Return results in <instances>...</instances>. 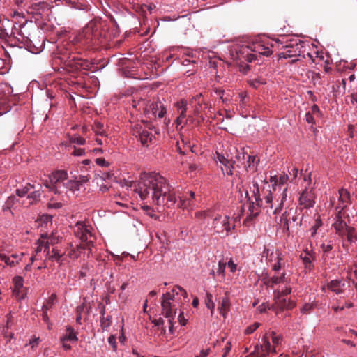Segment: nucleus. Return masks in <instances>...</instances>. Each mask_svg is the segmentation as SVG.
Segmentation results:
<instances>
[{
    "label": "nucleus",
    "mask_w": 357,
    "mask_h": 357,
    "mask_svg": "<svg viewBox=\"0 0 357 357\" xmlns=\"http://www.w3.org/2000/svg\"><path fill=\"white\" fill-rule=\"evenodd\" d=\"M60 236L57 235L56 234L52 233L51 236H47L45 238V242L47 243V245L50 246V245H55L59 242Z\"/></svg>",
    "instance_id": "de8ad7c7"
},
{
    "label": "nucleus",
    "mask_w": 357,
    "mask_h": 357,
    "mask_svg": "<svg viewBox=\"0 0 357 357\" xmlns=\"http://www.w3.org/2000/svg\"><path fill=\"white\" fill-rule=\"evenodd\" d=\"M36 33H41L40 31L34 29V33H29L26 38H22V45L29 52L37 54L41 52L45 46V38L37 36Z\"/></svg>",
    "instance_id": "f8f14e48"
},
{
    "label": "nucleus",
    "mask_w": 357,
    "mask_h": 357,
    "mask_svg": "<svg viewBox=\"0 0 357 357\" xmlns=\"http://www.w3.org/2000/svg\"><path fill=\"white\" fill-rule=\"evenodd\" d=\"M96 162L98 165H99L100 167H108L109 163L108 161L105 160L104 158H97L96 160Z\"/></svg>",
    "instance_id": "338daca9"
},
{
    "label": "nucleus",
    "mask_w": 357,
    "mask_h": 357,
    "mask_svg": "<svg viewBox=\"0 0 357 357\" xmlns=\"http://www.w3.org/2000/svg\"><path fill=\"white\" fill-rule=\"evenodd\" d=\"M207 300L206 301V307L210 309L211 314L213 315L214 312L215 304L212 301L213 296L211 294L207 293L206 294Z\"/></svg>",
    "instance_id": "603ef678"
},
{
    "label": "nucleus",
    "mask_w": 357,
    "mask_h": 357,
    "mask_svg": "<svg viewBox=\"0 0 357 357\" xmlns=\"http://www.w3.org/2000/svg\"><path fill=\"white\" fill-rule=\"evenodd\" d=\"M322 251V256H326V255L333 252V245L331 244L322 243L320 246Z\"/></svg>",
    "instance_id": "864d4df0"
},
{
    "label": "nucleus",
    "mask_w": 357,
    "mask_h": 357,
    "mask_svg": "<svg viewBox=\"0 0 357 357\" xmlns=\"http://www.w3.org/2000/svg\"><path fill=\"white\" fill-rule=\"evenodd\" d=\"M232 56L234 60L239 61L241 63L244 61L250 63L257 58V55L252 52L251 45L237 47L233 52Z\"/></svg>",
    "instance_id": "f3484780"
},
{
    "label": "nucleus",
    "mask_w": 357,
    "mask_h": 357,
    "mask_svg": "<svg viewBox=\"0 0 357 357\" xmlns=\"http://www.w3.org/2000/svg\"><path fill=\"white\" fill-rule=\"evenodd\" d=\"M160 302L162 314L167 319L169 333L173 334L174 321L177 311L182 305L188 302L187 292L181 287L176 286L170 291L162 294Z\"/></svg>",
    "instance_id": "f03ea898"
},
{
    "label": "nucleus",
    "mask_w": 357,
    "mask_h": 357,
    "mask_svg": "<svg viewBox=\"0 0 357 357\" xmlns=\"http://www.w3.org/2000/svg\"><path fill=\"white\" fill-rule=\"evenodd\" d=\"M66 190H70L72 191L79 190L80 189V187L79 186V184L77 181L75 179H69L68 178V180L66 183Z\"/></svg>",
    "instance_id": "37998d69"
},
{
    "label": "nucleus",
    "mask_w": 357,
    "mask_h": 357,
    "mask_svg": "<svg viewBox=\"0 0 357 357\" xmlns=\"http://www.w3.org/2000/svg\"><path fill=\"white\" fill-rule=\"evenodd\" d=\"M24 255L23 252L20 254H12L10 256H6L4 264L9 266H14L19 263Z\"/></svg>",
    "instance_id": "2f4dec72"
},
{
    "label": "nucleus",
    "mask_w": 357,
    "mask_h": 357,
    "mask_svg": "<svg viewBox=\"0 0 357 357\" xmlns=\"http://www.w3.org/2000/svg\"><path fill=\"white\" fill-rule=\"evenodd\" d=\"M226 264H227V266L229 269L230 272H231V273L236 272V271L237 270V265L234 261L232 258H230L229 260L227 262H226Z\"/></svg>",
    "instance_id": "680f3d73"
},
{
    "label": "nucleus",
    "mask_w": 357,
    "mask_h": 357,
    "mask_svg": "<svg viewBox=\"0 0 357 357\" xmlns=\"http://www.w3.org/2000/svg\"><path fill=\"white\" fill-rule=\"evenodd\" d=\"M284 43L280 45V52L278 54V60L295 58L300 56L301 48L303 47V43L299 39H285L282 40Z\"/></svg>",
    "instance_id": "423d86ee"
},
{
    "label": "nucleus",
    "mask_w": 357,
    "mask_h": 357,
    "mask_svg": "<svg viewBox=\"0 0 357 357\" xmlns=\"http://www.w3.org/2000/svg\"><path fill=\"white\" fill-rule=\"evenodd\" d=\"M316 304L314 303H305L300 310L302 314H308L315 308Z\"/></svg>",
    "instance_id": "c03bdc74"
},
{
    "label": "nucleus",
    "mask_w": 357,
    "mask_h": 357,
    "mask_svg": "<svg viewBox=\"0 0 357 357\" xmlns=\"http://www.w3.org/2000/svg\"><path fill=\"white\" fill-rule=\"evenodd\" d=\"M236 160H230L225 158L224 155L219 154L217 153L216 160L220 164H222L223 167H221L222 170L227 175H232L233 172L232 169L234 168V166L236 165L238 167H240L242 164H240V158L241 155H237L236 156Z\"/></svg>",
    "instance_id": "412c9836"
},
{
    "label": "nucleus",
    "mask_w": 357,
    "mask_h": 357,
    "mask_svg": "<svg viewBox=\"0 0 357 357\" xmlns=\"http://www.w3.org/2000/svg\"><path fill=\"white\" fill-rule=\"evenodd\" d=\"M26 24H23L19 26V27H16L15 26H13L10 34L9 35L8 32H6V29H1L0 30V36L1 38L8 36L9 40L11 42V45L13 46L22 45V38H26L28 36L29 29L26 26ZM22 45L21 47H22Z\"/></svg>",
    "instance_id": "ddd939ff"
},
{
    "label": "nucleus",
    "mask_w": 357,
    "mask_h": 357,
    "mask_svg": "<svg viewBox=\"0 0 357 357\" xmlns=\"http://www.w3.org/2000/svg\"><path fill=\"white\" fill-rule=\"evenodd\" d=\"M72 155L74 156H83L85 155V149L82 148H75Z\"/></svg>",
    "instance_id": "0e129e2a"
},
{
    "label": "nucleus",
    "mask_w": 357,
    "mask_h": 357,
    "mask_svg": "<svg viewBox=\"0 0 357 357\" xmlns=\"http://www.w3.org/2000/svg\"><path fill=\"white\" fill-rule=\"evenodd\" d=\"M66 65L75 70H88L91 68V63L78 56L70 55L66 61Z\"/></svg>",
    "instance_id": "aec40b11"
},
{
    "label": "nucleus",
    "mask_w": 357,
    "mask_h": 357,
    "mask_svg": "<svg viewBox=\"0 0 357 357\" xmlns=\"http://www.w3.org/2000/svg\"><path fill=\"white\" fill-rule=\"evenodd\" d=\"M275 255H276L277 262L273 266V270L275 271H278L282 268L283 258L282 257L281 252H277L275 253Z\"/></svg>",
    "instance_id": "09e8293b"
},
{
    "label": "nucleus",
    "mask_w": 357,
    "mask_h": 357,
    "mask_svg": "<svg viewBox=\"0 0 357 357\" xmlns=\"http://www.w3.org/2000/svg\"><path fill=\"white\" fill-rule=\"evenodd\" d=\"M322 225V222H321V220L320 219L319 217H318L316 220H315V222L314 224L312 226V227L310 228V236L311 237H314L317 234V229Z\"/></svg>",
    "instance_id": "49530a36"
},
{
    "label": "nucleus",
    "mask_w": 357,
    "mask_h": 357,
    "mask_svg": "<svg viewBox=\"0 0 357 357\" xmlns=\"http://www.w3.org/2000/svg\"><path fill=\"white\" fill-rule=\"evenodd\" d=\"M345 287V281L341 279L333 280L327 284V288L336 294H344Z\"/></svg>",
    "instance_id": "bb28decb"
},
{
    "label": "nucleus",
    "mask_w": 357,
    "mask_h": 357,
    "mask_svg": "<svg viewBox=\"0 0 357 357\" xmlns=\"http://www.w3.org/2000/svg\"><path fill=\"white\" fill-rule=\"evenodd\" d=\"M274 255L273 250H271L269 248H265L263 251V257H266V259L268 261H271L273 260V257Z\"/></svg>",
    "instance_id": "13d9d810"
},
{
    "label": "nucleus",
    "mask_w": 357,
    "mask_h": 357,
    "mask_svg": "<svg viewBox=\"0 0 357 357\" xmlns=\"http://www.w3.org/2000/svg\"><path fill=\"white\" fill-rule=\"evenodd\" d=\"M239 219L237 216L231 220L230 217L227 215H217L212 222L213 233L218 234L220 237L229 236L231 231L235 229L236 223L239 221Z\"/></svg>",
    "instance_id": "39448f33"
},
{
    "label": "nucleus",
    "mask_w": 357,
    "mask_h": 357,
    "mask_svg": "<svg viewBox=\"0 0 357 357\" xmlns=\"http://www.w3.org/2000/svg\"><path fill=\"white\" fill-rule=\"evenodd\" d=\"M41 196L40 190H36L33 192L29 193L26 197L29 200L28 204L31 205L37 202L40 201Z\"/></svg>",
    "instance_id": "58836bf2"
},
{
    "label": "nucleus",
    "mask_w": 357,
    "mask_h": 357,
    "mask_svg": "<svg viewBox=\"0 0 357 357\" xmlns=\"http://www.w3.org/2000/svg\"><path fill=\"white\" fill-rule=\"evenodd\" d=\"M344 215V212H342V211H337V212H336V220L333 225L336 234H337L339 236L342 238L344 237L345 231L350 227L346 224L344 220H343L342 218Z\"/></svg>",
    "instance_id": "b1692460"
},
{
    "label": "nucleus",
    "mask_w": 357,
    "mask_h": 357,
    "mask_svg": "<svg viewBox=\"0 0 357 357\" xmlns=\"http://www.w3.org/2000/svg\"><path fill=\"white\" fill-rule=\"evenodd\" d=\"M226 266H227L226 262L220 261L218 263V268L217 269V273L219 275H221L222 276L224 277Z\"/></svg>",
    "instance_id": "052dcab7"
},
{
    "label": "nucleus",
    "mask_w": 357,
    "mask_h": 357,
    "mask_svg": "<svg viewBox=\"0 0 357 357\" xmlns=\"http://www.w3.org/2000/svg\"><path fill=\"white\" fill-rule=\"evenodd\" d=\"M69 141L70 143L76 144L78 145H83L86 142L85 139L77 135L71 136L69 139Z\"/></svg>",
    "instance_id": "8fccbe9b"
},
{
    "label": "nucleus",
    "mask_w": 357,
    "mask_h": 357,
    "mask_svg": "<svg viewBox=\"0 0 357 357\" xmlns=\"http://www.w3.org/2000/svg\"><path fill=\"white\" fill-rule=\"evenodd\" d=\"M12 321H13L12 313L9 312L6 315V323L5 327L3 328V332L5 333H7V331L10 328Z\"/></svg>",
    "instance_id": "bf43d9fd"
},
{
    "label": "nucleus",
    "mask_w": 357,
    "mask_h": 357,
    "mask_svg": "<svg viewBox=\"0 0 357 357\" xmlns=\"http://www.w3.org/2000/svg\"><path fill=\"white\" fill-rule=\"evenodd\" d=\"M322 259L324 264L328 266L336 265L338 263V259L336 257V253L335 251L326 255V256H322Z\"/></svg>",
    "instance_id": "f704fd0d"
},
{
    "label": "nucleus",
    "mask_w": 357,
    "mask_h": 357,
    "mask_svg": "<svg viewBox=\"0 0 357 357\" xmlns=\"http://www.w3.org/2000/svg\"><path fill=\"white\" fill-rule=\"evenodd\" d=\"M65 2L67 6L77 10H81L86 12L91 10V6L89 4L80 3L79 0H65Z\"/></svg>",
    "instance_id": "7c9ffc66"
},
{
    "label": "nucleus",
    "mask_w": 357,
    "mask_h": 357,
    "mask_svg": "<svg viewBox=\"0 0 357 357\" xmlns=\"http://www.w3.org/2000/svg\"><path fill=\"white\" fill-rule=\"evenodd\" d=\"M63 254V252H60L57 248L54 247L52 251L50 250V255H46L45 260L50 259L59 262Z\"/></svg>",
    "instance_id": "e433bc0d"
},
{
    "label": "nucleus",
    "mask_w": 357,
    "mask_h": 357,
    "mask_svg": "<svg viewBox=\"0 0 357 357\" xmlns=\"http://www.w3.org/2000/svg\"><path fill=\"white\" fill-rule=\"evenodd\" d=\"M268 335H271L272 344L276 349V347L279 345L282 342V337L280 335H277L274 332L268 333Z\"/></svg>",
    "instance_id": "3c124183"
},
{
    "label": "nucleus",
    "mask_w": 357,
    "mask_h": 357,
    "mask_svg": "<svg viewBox=\"0 0 357 357\" xmlns=\"http://www.w3.org/2000/svg\"><path fill=\"white\" fill-rule=\"evenodd\" d=\"M290 281L289 277L287 276L284 273L281 275H273L271 278H264V284L271 289H274L276 285H279L278 289H285L287 286H291Z\"/></svg>",
    "instance_id": "6ab92c4d"
},
{
    "label": "nucleus",
    "mask_w": 357,
    "mask_h": 357,
    "mask_svg": "<svg viewBox=\"0 0 357 357\" xmlns=\"http://www.w3.org/2000/svg\"><path fill=\"white\" fill-rule=\"evenodd\" d=\"M15 198L13 196H10L8 197L7 200L5 202V204L3 206V211H9L10 207L14 204Z\"/></svg>",
    "instance_id": "5fc2aeb1"
},
{
    "label": "nucleus",
    "mask_w": 357,
    "mask_h": 357,
    "mask_svg": "<svg viewBox=\"0 0 357 357\" xmlns=\"http://www.w3.org/2000/svg\"><path fill=\"white\" fill-rule=\"evenodd\" d=\"M133 135L139 138L143 146H148L153 137L149 129L143 128L142 125L137 124L133 128Z\"/></svg>",
    "instance_id": "4be33fe9"
},
{
    "label": "nucleus",
    "mask_w": 357,
    "mask_h": 357,
    "mask_svg": "<svg viewBox=\"0 0 357 357\" xmlns=\"http://www.w3.org/2000/svg\"><path fill=\"white\" fill-rule=\"evenodd\" d=\"M121 183L122 186L133 188L141 199L157 206H171L176 202L167 179L155 172L142 173L138 181L123 179Z\"/></svg>",
    "instance_id": "f257e3e1"
},
{
    "label": "nucleus",
    "mask_w": 357,
    "mask_h": 357,
    "mask_svg": "<svg viewBox=\"0 0 357 357\" xmlns=\"http://www.w3.org/2000/svg\"><path fill=\"white\" fill-rule=\"evenodd\" d=\"M68 173L65 170H57L50 176V183L46 181L44 185L54 193H62L66 191V183L68 180Z\"/></svg>",
    "instance_id": "6e6552de"
},
{
    "label": "nucleus",
    "mask_w": 357,
    "mask_h": 357,
    "mask_svg": "<svg viewBox=\"0 0 357 357\" xmlns=\"http://www.w3.org/2000/svg\"><path fill=\"white\" fill-rule=\"evenodd\" d=\"M93 130L96 136H100L101 137L105 138V141H107L108 135L106 134L102 123L95 122L93 126Z\"/></svg>",
    "instance_id": "c9c22d12"
},
{
    "label": "nucleus",
    "mask_w": 357,
    "mask_h": 357,
    "mask_svg": "<svg viewBox=\"0 0 357 357\" xmlns=\"http://www.w3.org/2000/svg\"><path fill=\"white\" fill-rule=\"evenodd\" d=\"M36 186L33 184L27 183L24 188L16 190V194L20 197H24L31 190H35Z\"/></svg>",
    "instance_id": "a19ab883"
},
{
    "label": "nucleus",
    "mask_w": 357,
    "mask_h": 357,
    "mask_svg": "<svg viewBox=\"0 0 357 357\" xmlns=\"http://www.w3.org/2000/svg\"><path fill=\"white\" fill-rule=\"evenodd\" d=\"M75 180L77 181L79 186L81 187L83 184L89 182L90 176L89 175H79L75 178Z\"/></svg>",
    "instance_id": "4d7b16f0"
},
{
    "label": "nucleus",
    "mask_w": 357,
    "mask_h": 357,
    "mask_svg": "<svg viewBox=\"0 0 357 357\" xmlns=\"http://www.w3.org/2000/svg\"><path fill=\"white\" fill-rule=\"evenodd\" d=\"M92 227L85 222H78L74 227L75 236L83 243H86L89 252H91V248L94 246V238L91 232Z\"/></svg>",
    "instance_id": "9b49d317"
},
{
    "label": "nucleus",
    "mask_w": 357,
    "mask_h": 357,
    "mask_svg": "<svg viewBox=\"0 0 357 357\" xmlns=\"http://www.w3.org/2000/svg\"><path fill=\"white\" fill-rule=\"evenodd\" d=\"M63 340H66L70 342L77 341L78 338L77 337V333L71 326H68L66 328V333L61 337L60 340L63 341Z\"/></svg>",
    "instance_id": "72a5a7b5"
},
{
    "label": "nucleus",
    "mask_w": 357,
    "mask_h": 357,
    "mask_svg": "<svg viewBox=\"0 0 357 357\" xmlns=\"http://www.w3.org/2000/svg\"><path fill=\"white\" fill-rule=\"evenodd\" d=\"M47 234H41L40 238L36 241L35 254L30 258L31 263L37 260H45L47 255H50V247L45 242Z\"/></svg>",
    "instance_id": "a211bd4d"
},
{
    "label": "nucleus",
    "mask_w": 357,
    "mask_h": 357,
    "mask_svg": "<svg viewBox=\"0 0 357 357\" xmlns=\"http://www.w3.org/2000/svg\"><path fill=\"white\" fill-rule=\"evenodd\" d=\"M344 237L350 243H357V231L355 228L349 227L344 233Z\"/></svg>",
    "instance_id": "4c0bfd02"
},
{
    "label": "nucleus",
    "mask_w": 357,
    "mask_h": 357,
    "mask_svg": "<svg viewBox=\"0 0 357 357\" xmlns=\"http://www.w3.org/2000/svg\"><path fill=\"white\" fill-rule=\"evenodd\" d=\"M230 299L228 296V292H226L225 296L222 299L220 305L218 307V310L223 317H226L227 313L230 310Z\"/></svg>",
    "instance_id": "c756f323"
},
{
    "label": "nucleus",
    "mask_w": 357,
    "mask_h": 357,
    "mask_svg": "<svg viewBox=\"0 0 357 357\" xmlns=\"http://www.w3.org/2000/svg\"><path fill=\"white\" fill-rule=\"evenodd\" d=\"M40 342V338L34 337L33 340H30L28 344H26V346H31L32 349L37 347Z\"/></svg>",
    "instance_id": "e2e57ef3"
},
{
    "label": "nucleus",
    "mask_w": 357,
    "mask_h": 357,
    "mask_svg": "<svg viewBox=\"0 0 357 357\" xmlns=\"http://www.w3.org/2000/svg\"><path fill=\"white\" fill-rule=\"evenodd\" d=\"M50 8V5L44 1L33 4L32 9L33 13L36 15V17H35L36 20H38L39 17H41L43 13L49 11Z\"/></svg>",
    "instance_id": "cd10ccee"
},
{
    "label": "nucleus",
    "mask_w": 357,
    "mask_h": 357,
    "mask_svg": "<svg viewBox=\"0 0 357 357\" xmlns=\"http://www.w3.org/2000/svg\"><path fill=\"white\" fill-rule=\"evenodd\" d=\"M86 249L89 250V248L86 246V243L80 244L79 245L77 246L76 249L72 250L71 252L68 254V255L71 258L77 259L80 256L81 253Z\"/></svg>",
    "instance_id": "ea45409f"
},
{
    "label": "nucleus",
    "mask_w": 357,
    "mask_h": 357,
    "mask_svg": "<svg viewBox=\"0 0 357 357\" xmlns=\"http://www.w3.org/2000/svg\"><path fill=\"white\" fill-rule=\"evenodd\" d=\"M300 258L305 269L310 271L314 268V264L312 261V256L309 252H305L304 255L301 254Z\"/></svg>",
    "instance_id": "473e14b6"
},
{
    "label": "nucleus",
    "mask_w": 357,
    "mask_h": 357,
    "mask_svg": "<svg viewBox=\"0 0 357 357\" xmlns=\"http://www.w3.org/2000/svg\"><path fill=\"white\" fill-rule=\"evenodd\" d=\"M112 324V317H102L100 318V326L103 331L107 330Z\"/></svg>",
    "instance_id": "a18cd8bd"
},
{
    "label": "nucleus",
    "mask_w": 357,
    "mask_h": 357,
    "mask_svg": "<svg viewBox=\"0 0 357 357\" xmlns=\"http://www.w3.org/2000/svg\"><path fill=\"white\" fill-rule=\"evenodd\" d=\"M299 203L305 208H312L315 203L314 195L312 191L305 188L300 195Z\"/></svg>",
    "instance_id": "393cba45"
},
{
    "label": "nucleus",
    "mask_w": 357,
    "mask_h": 357,
    "mask_svg": "<svg viewBox=\"0 0 357 357\" xmlns=\"http://www.w3.org/2000/svg\"><path fill=\"white\" fill-rule=\"evenodd\" d=\"M291 292V287L287 286L285 289H274V299L276 307L281 310H290L294 307L295 303L291 300H287L284 296Z\"/></svg>",
    "instance_id": "4468645a"
},
{
    "label": "nucleus",
    "mask_w": 357,
    "mask_h": 357,
    "mask_svg": "<svg viewBox=\"0 0 357 357\" xmlns=\"http://www.w3.org/2000/svg\"><path fill=\"white\" fill-rule=\"evenodd\" d=\"M298 216L296 215V210L293 208L286 210L280 218L279 225L284 232H287L288 235L290 234V227L294 225H301V220L297 222Z\"/></svg>",
    "instance_id": "2eb2a0df"
},
{
    "label": "nucleus",
    "mask_w": 357,
    "mask_h": 357,
    "mask_svg": "<svg viewBox=\"0 0 357 357\" xmlns=\"http://www.w3.org/2000/svg\"><path fill=\"white\" fill-rule=\"evenodd\" d=\"M289 179L288 174L284 173L280 175L271 176L270 182L272 184L273 191L276 192L278 188L280 190H282L278 197H276L277 195L273 197L271 190L264 192L262 190V194H264L263 197L267 204L266 206L273 210V214L280 213L284 207V204L287 198L288 186L287 183Z\"/></svg>",
    "instance_id": "7ed1b4c3"
},
{
    "label": "nucleus",
    "mask_w": 357,
    "mask_h": 357,
    "mask_svg": "<svg viewBox=\"0 0 357 357\" xmlns=\"http://www.w3.org/2000/svg\"><path fill=\"white\" fill-rule=\"evenodd\" d=\"M271 335L266 333L261 339V343L257 344L253 352L248 357H267L271 353H275L276 349L271 343Z\"/></svg>",
    "instance_id": "dca6fc26"
},
{
    "label": "nucleus",
    "mask_w": 357,
    "mask_h": 357,
    "mask_svg": "<svg viewBox=\"0 0 357 357\" xmlns=\"http://www.w3.org/2000/svg\"><path fill=\"white\" fill-rule=\"evenodd\" d=\"M285 39V36H281L280 38L273 40L270 42L268 40H261L251 44L252 52L254 54H259L264 56L271 55L273 50H280V45L284 43L282 40Z\"/></svg>",
    "instance_id": "0eeeda50"
},
{
    "label": "nucleus",
    "mask_w": 357,
    "mask_h": 357,
    "mask_svg": "<svg viewBox=\"0 0 357 357\" xmlns=\"http://www.w3.org/2000/svg\"><path fill=\"white\" fill-rule=\"evenodd\" d=\"M13 295L17 300H22L26 295V289L24 287V279L21 276H15L13 279Z\"/></svg>",
    "instance_id": "5701e85b"
},
{
    "label": "nucleus",
    "mask_w": 357,
    "mask_h": 357,
    "mask_svg": "<svg viewBox=\"0 0 357 357\" xmlns=\"http://www.w3.org/2000/svg\"><path fill=\"white\" fill-rule=\"evenodd\" d=\"M265 84L264 81H263L261 79H255L250 81V84L251 86H252L254 88H257L260 85H262V84Z\"/></svg>",
    "instance_id": "69168bd1"
},
{
    "label": "nucleus",
    "mask_w": 357,
    "mask_h": 357,
    "mask_svg": "<svg viewBox=\"0 0 357 357\" xmlns=\"http://www.w3.org/2000/svg\"><path fill=\"white\" fill-rule=\"evenodd\" d=\"M99 27L98 24L91 21L77 36V41L84 44H96L99 38Z\"/></svg>",
    "instance_id": "1a4fd4ad"
},
{
    "label": "nucleus",
    "mask_w": 357,
    "mask_h": 357,
    "mask_svg": "<svg viewBox=\"0 0 357 357\" xmlns=\"http://www.w3.org/2000/svg\"><path fill=\"white\" fill-rule=\"evenodd\" d=\"M260 326L259 322H255L252 325L248 326L245 330V334L250 335L253 333Z\"/></svg>",
    "instance_id": "6e6d98bb"
},
{
    "label": "nucleus",
    "mask_w": 357,
    "mask_h": 357,
    "mask_svg": "<svg viewBox=\"0 0 357 357\" xmlns=\"http://www.w3.org/2000/svg\"><path fill=\"white\" fill-rule=\"evenodd\" d=\"M169 187H170V192H171V193L174 196V197L176 199L175 204L174 205L171 206V207L175 206V204H177L178 207L181 208L183 209H188V208L191 207L192 203H191V200L190 199L179 198V200H177V198L175 196V194H174V192L173 191V188L170 185H169ZM165 206H166L168 208H170V206H167V204H165L163 206H158V207L159 208H162V207H163Z\"/></svg>",
    "instance_id": "c85d7f7f"
},
{
    "label": "nucleus",
    "mask_w": 357,
    "mask_h": 357,
    "mask_svg": "<svg viewBox=\"0 0 357 357\" xmlns=\"http://www.w3.org/2000/svg\"><path fill=\"white\" fill-rule=\"evenodd\" d=\"M305 120L307 123L314 124V114H312L310 112H307L305 114Z\"/></svg>",
    "instance_id": "774afa93"
},
{
    "label": "nucleus",
    "mask_w": 357,
    "mask_h": 357,
    "mask_svg": "<svg viewBox=\"0 0 357 357\" xmlns=\"http://www.w3.org/2000/svg\"><path fill=\"white\" fill-rule=\"evenodd\" d=\"M350 203V193L349 192L344 188H341L339 190V197H338V203L335 206V211H342L344 212V209Z\"/></svg>",
    "instance_id": "a878e982"
},
{
    "label": "nucleus",
    "mask_w": 357,
    "mask_h": 357,
    "mask_svg": "<svg viewBox=\"0 0 357 357\" xmlns=\"http://www.w3.org/2000/svg\"><path fill=\"white\" fill-rule=\"evenodd\" d=\"M246 197L250 202L249 210L250 211V215H247L245 220L243 222L244 225L247 222L252 221L255 218L259 213V207H265L267 204L265 202L264 197H261V194L257 182L253 181L252 185L250 186L249 190L245 192ZM267 208H269L267 207Z\"/></svg>",
    "instance_id": "20e7f679"
},
{
    "label": "nucleus",
    "mask_w": 357,
    "mask_h": 357,
    "mask_svg": "<svg viewBox=\"0 0 357 357\" xmlns=\"http://www.w3.org/2000/svg\"><path fill=\"white\" fill-rule=\"evenodd\" d=\"M177 107L179 112L178 116L185 119L186 117L187 102L181 100L180 102H177Z\"/></svg>",
    "instance_id": "79ce46f5"
},
{
    "label": "nucleus",
    "mask_w": 357,
    "mask_h": 357,
    "mask_svg": "<svg viewBox=\"0 0 357 357\" xmlns=\"http://www.w3.org/2000/svg\"><path fill=\"white\" fill-rule=\"evenodd\" d=\"M167 113V107L161 100L153 101L146 105L144 108V114L150 120L164 118V123L167 126L169 123V119L165 118Z\"/></svg>",
    "instance_id": "9d476101"
}]
</instances>
